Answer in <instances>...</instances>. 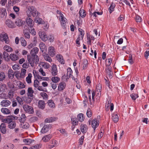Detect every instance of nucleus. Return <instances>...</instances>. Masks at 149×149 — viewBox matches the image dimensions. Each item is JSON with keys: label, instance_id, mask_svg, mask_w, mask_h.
I'll list each match as a JSON object with an SVG mask.
<instances>
[{"label": "nucleus", "instance_id": "obj_1", "mask_svg": "<svg viewBox=\"0 0 149 149\" xmlns=\"http://www.w3.org/2000/svg\"><path fill=\"white\" fill-rule=\"evenodd\" d=\"M39 49L37 47H33L31 51L30 54L31 56L27 55V60L29 63L32 67L34 66V63L37 64L39 61V58L37 54L38 53Z\"/></svg>", "mask_w": 149, "mask_h": 149}, {"label": "nucleus", "instance_id": "obj_2", "mask_svg": "<svg viewBox=\"0 0 149 149\" xmlns=\"http://www.w3.org/2000/svg\"><path fill=\"white\" fill-rule=\"evenodd\" d=\"M26 15L28 17H30L31 16L35 17L37 14L38 15V12L36 9L32 6H28L26 8Z\"/></svg>", "mask_w": 149, "mask_h": 149}, {"label": "nucleus", "instance_id": "obj_3", "mask_svg": "<svg viewBox=\"0 0 149 149\" xmlns=\"http://www.w3.org/2000/svg\"><path fill=\"white\" fill-rule=\"evenodd\" d=\"M105 107L106 110L108 111L110 109L111 111H112L114 109V105L113 103H111V100L110 99H108L106 102Z\"/></svg>", "mask_w": 149, "mask_h": 149}, {"label": "nucleus", "instance_id": "obj_4", "mask_svg": "<svg viewBox=\"0 0 149 149\" xmlns=\"http://www.w3.org/2000/svg\"><path fill=\"white\" fill-rule=\"evenodd\" d=\"M88 122L89 124H90L91 123L92 127L94 129V130L95 132L96 128L99 126V121L97 119L95 118H94L92 121L91 120H89Z\"/></svg>", "mask_w": 149, "mask_h": 149}, {"label": "nucleus", "instance_id": "obj_5", "mask_svg": "<svg viewBox=\"0 0 149 149\" xmlns=\"http://www.w3.org/2000/svg\"><path fill=\"white\" fill-rule=\"evenodd\" d=\"M61 25L63 29H66L67 27V20L64 17L63 14H61V17L60 18Z\"/></svg>", "mask_w": 149, "mask_h": 149}, {"label": "nucleus", "instance_id": "obj_6", "mask_svg": "<svg viewBox=\"0 0 149 149\" xmlns=\"http://www.w3.org/2000/svg\"><path fill=\"white\" fill-rule=\"evenodd\" d=\"M23 108L24 111L29 114H32L33 113V107L27 104H24L23 106Z\"/></svg>", "mask_w": 149, "mask_h": 149}, {"label": "nucleus", "instance_id": "obj_7", "mask_svg": "<svg viewBox=\"0 0 149 149\" xmlns=\"http://www.w3.org/2000/svg\"><path fill=\"white\" fill-rule=\"evenodd\" d=\"M38 34L40 38L42 41L45 42L48 40L47 36L45 31H40Z\"/></svg>", "mask_w": 149, "mask_h": 149}, {"label": "nucleus", "instance_id": "obj_8", "mask_svg": "<svg viewBox=\"0 0 149 149\" xmlns=\"http://www.w3.org/2000/svg\"><path fill=\"white\" fill-rule=\"evenodd\" d=\"M0 40L2 41H5L6 44L9 43L8 38L6 33H2L0 34Z\"/></svg>", "mask_w": 149, "mask_h": 149}, {"label": "nucleus", "instance_id": "obj_9", "mask_svg": "<svg viewBox=\"0 0 149 149\" xmlns=\"http://www.w3.org/2000/svg\"><path fill=\"white\" fill-rule=\"evenodd\" d=\"M101 91H96L95 92L93 91L92 93V98L93 101H94L95 100L94 97L95 95H96L95 97L96 98V99L99 100L101 96Z\"/></svg>", "mask_w": 149, "mask_h": 149}, {"label": "nucleus", "instance_id": "obj_10", "mask_svg": "<svg viewBox=\"0 0 149 149\" xmlns=\"http://www.w3.org/2000/svg\"><path fill=\"white\" fill-rule=\"evenodd\" d=\"M48 53L51 56H54L56 54V51L54 47L50 46L48 49Z\"/></svg>", "mask_w": 149, "mask_h": 149}, {"label": "nucleus", "instance_id": "obj_11", "mask_svg": "<svg viewBox=\"0 0 149 149\" xmlns=\"http://www.w3.org/2000/svg\"><path fill=\"white\" fill-rule=\"evenodd\" d=\"M58 70L56 65L53 64L51 67V73L53 76H56L58 74Z\"/></svg>", "mask_w": 149, "mask_h": 149}, {"label": "nucleus", "instance_id": "obj_12", "mask_svg": "<svg viewBox=\"0 0 149 149\" xmlns=\"http://www.w3.org/2000/svg\"><path fill=\"white\" fill-rule=\"evenodd\" d=\"M6 24L7 26L9 28H14L15 27V25L14 23L10 20H7L6 21Z\"/></svg>", "mask_w": 149, "mask_h": 149}, {"label": "nucleus", "instance_id": "obj_13", "mask_svg": "<svg viewBox=\"0 0 149 149\" xmlns=\"http://www.w3.org/2000/svg\"><path fill=\"white\" fill-rule=\"evenodd\" d=\"M52 137V135L51 134H48L43 136L42 138V141L43 142L47 143L49 142Z\"/></svg>", "mask_w": 149, "mask_h": 149}, {"label": "nucleus", "instance_id": "obj_14", "mask_svg": "<svg viewBox=\"0 0 149 149\" xmlns=\"http://www.w3.org/2000/svg\"><path fill=\"white\" fill-rule=\"evenodd\" d=\"M51 127V125H45L41 130V132L42 133H44L47 132Z\"/></svg>", "mask_w": 149, "mask_h": 149}, {"label": "nucleus", "instance_id": "obj_15", "mask_svg": "<svg viewBox=\"0 0 149 149\" xmlns=\"http://www.w3.org/2000/svg\"><path fill=\"white\" fill-rule=\"evenodd\" d=\"M10 58L12 61H14L17 60L19 58L18 54L15 53H11L10 54Z\"/></svg>", "mask_w": 149, "mask_h": 149}, {"label": "nucleus", "instance_id": "obj_16", "mask_svg": "<svg viewBox=\"0 0 149 149\" xmlns=\"http://www.w3.org/2000/svg\"><path fill=\"white\" fill-rule=\"evenodd\" d=\"M11 104V102L9 100H4L0 103V105L2 107H7Z\"/></svg>", "mask_w": 149, "mask_h": 149}, {"label": "nucleus", "instance_id": "obj_17", "mask_svg": "<svg viewBox=\"0 0 149 149\" xmlns=\"http://www.w3.org/2000/svg\"><path fill=\"white\" fill-rule=\"evenodd\" d=\"M111 69L110 67H106L105 68L106 73L110 78H112V75L113 74V73L111 71Z\"/></svg>", "mask_w": 149, "mask_h": 149}, {"label": "nucleus", "instance_id": "obj_18", "mask_svg": "<svg viewBox=\"0 0 149 149\" xmlns=\"http://www.w3.org/2000/svg\"><path fill=\"white\" fill-rule=\"evenodd\" d=\"M65 83L64 82H61L58 84V90L59 91H62L65 88Z\"/></svg>", "mask_w": 149, "mask_h": 149}, {"label": "nucleus", "instance_id": "obj_19", "mask_svg": "<svg viewBox=\"0 0 149 149\" xmlns=\"http://www.w3.org/2000/svg\"><path fill=\"white\" fill-rule=\"evenodd\" d=\"M26 22L28 26L30 27H32L34 25V22L32 19L30 17H28L26 18Z\"/></svg>", "mask_w": 149, "mask_h": 149}, {"label": "nucleus", "instance_id": "obj_20", "mask_svg": "<svg viewBox=\"0 0 149 149\" xmlns=\"http://www.w3.org/2000/svg\"><path fill=\"white\" fill-rule=\"evenodd\" d=\"M34 91L31 87L28 88L27 91V96L30 97H33Z\"/></svg>", "mask_w": 149, "mask_h": 149}, {"label": "nucleus", "instance_id": "obj_21", "mask_svg": "<svg viewBox=\"0 0 149 149\" xmlns=\"http://www.w3.org/2000/svg\"><path fill=\"white\" fill-rule=\"evenodd\" d=\"M7 13L5 8H3L0 10V17L5 18L6 16Z\"/></svg>", "mask_w": 149, "mask_h": 149}, {"label": "nucleus", "instance_id": "obj_22", "mask_svg": "<svg viewBox=\"0 0 149 149\" xmlns=\"http://www.w3.org/2000/svg\"><path fill=\"white\" fill-rule=\"evenodd\" d=\"M56 58L61 64H63L65 63V60L61 55L57 54L56 56Z\"/></svg>", "mask_w": 149, "mask_h": 149}, {"label": "nucleus", "instance_id": "obj_23", "mask_svg": "<svg viewBox=\"0 0 149 149\" xmlns=\"http://www.w3.org/2000/svg\"><path fill=\"white\" fill-rule=\"evenodd\" d=\"M38 107L39 109H44L45 107V102L42 100H39L38 102Z\"/></svg>", "mask_w": 149, "mask_h": 149}, {"label": "nucleus", "instance_id": "obj_24", "mask_svg": "<svg viewBox=\"0 0 149 149\" xmlns=\"http://www.w3.org/2000/svg\"><path fill=\"white\" fill-rule=\"evenodd\" d=\"M0 131L2 133L5 134L6 133V125L5 123H2L0 126Z\"/></svg>", "mask_w": 149, "mask_h": 149}, {"label": "nucleus", "instance_id": "obj_25", "mask_svg": "<svg viewBox=\"0 0 149 149\" xmlns=\"http://www.w3.org/2000/svg\"><path fill=\"white\" fill-rule=\"evenodd\" d=\"M39 47L41 51L42 52H43L44 51H47V47L45 45L43 42H40L39 44Z\"/></svg>", "mask_w": 149, "mask_h": 149}, {"label": "nucleus", "instance_id": "obj_26", "mask_svg": "<svg viewBox=\"0 0 149 149\" xmlns=\"http://www.w3.org/2000/svg\"><path fill=\"white\" fill-rule=\"evenodd\" d=\"M111 119L114 123H117L119 120L118 116L116 113H113L112 114Z\"/></svg>", "mask_w": 149, "mask_h": 149}, {"label": "nucleus", "instance_id": "obj_27", "mask_svg": "<svg viewBox=\"0 0 149 149\" xmlns=\"http://www.w3.org/2000/svg\"><path fill=\"white\" fill-rule=\"evenodd\" d=\"M34 140L32 139H25L23 140V142L26 145H29L34 141Z\"/></svg>", "mask_w": 149, "mask_h": 149}, {"label": "nucleus", "instance_id": "obj_28", "mask_svg": "<svg viewBox=\"0 0 149 149\" xmlns=\"http://www.w3.org/2000/svg\"><path fill=\"white\" fill-rule=\"evenodd\" d=\"M3 59L6 61H8L10 60V56L8 53L5 51L3 52Z\"/></svg>", "mask_w": 149, "mask_h": 149}, {"label": "nucleus", "instance_id": "obj_29", "mask_svg": "<svg viewBox=\"0 0 149 149\" xmlns=\"http://www.w3.org/2000/svg\"><path fill=\"white\" fill-rule=\"evenodd\" d=\"M87 43L88 44L91 45V41L94 40H95V38L92 35H91L89 36H87Z\"/></svg>", "mask_w": 149, "mask_h": 149}, {"label": "nucleus", "instance_id": "obj_30", "mask_svg": "<svg viewBox=\"0 0 149 149\" xmlns=\"http://www.w3.org/2000/svg\"><path fill=\"white\" fill-rule=\"evenodd\" d=\"M23 22L22 19L17 18L16 19L15 22L17 26H22Z\"/></svg>", "mask_w": 149, "mask_h": 149}, {"label": "nucleus", "instance_id": "obj_31", "mask_svg": "<svg viewBox=\"0 0 149 149\" xmlns=\"http://www.w3.org/2000/svg\"><path fill=\"white\" fill-rule=\"evenodd\" d=\"M32 77V74L31 73H29L28 76L26 79V80L27 83L28 84H31V79Z\"/></svg>", "mask_w": 149, "mask_h": 149}, {"label": "nucleus", "instance_id": "obj_32", "mask_svg": "<svg viewBox=\"0 0 149 149\" xmlns=\"http://www.w3.org/2000/svg\"><path fill=\"white\" fill-rule=\"evenodd\" d=\"M57 119V118L56 117H51L46 119L45 121L46 123H51L55 121Z\"/></svg>", "mask_w": 149, "mask_h": 149}, {"label": "nucleus", "instance_id": "obj_33", "mask_svg": "<svg viewBox=\"0 0 149 149\" xmlns=\"http://www.w3.org/2000/svg\"><path fill=\"white\" fill-rule=\"evenodd\" d=\"M17 85L19 89H22L25 87V86L24 84L20 81H18L17 82Z\"/></svg>", "mask_w": 149, "mask_h": 149}, {"label": "nucleus", "instance_id": "obj_34", "mask_svg": "<svg viewBox=\"0 0 149 149\" xmlns=\"http://www.w3.org/2000/svg\"><path fill=\"white\" fill-rule=\"evenodd\" d=\"M80 130L81 132L85 133L86 132L87 127L86 125L81 124V125Z\"/></svg>", "mask_w": 149, "mask_h": 149}, {"label": "nucleus", "instance_id": "obj_35", "mask_svg": "<svg viewBox=\"0 0 149 149\" xmlns=\"http://www.w3.org/2000/svg\"><path fill=\"white\" fill-rule=\"evenodd\" d=\"M51 145L50 146L51 148L56 146L58 144V142L55 139H52L51 141Z\"/></svg>", "mask_w": 149, "mask_h": 149}, {"label": "nucleus", "instance_id": "obj_36", "mask_svg": "<svg viewBox=\"0 0 149 149\" xmlns=\"http://www.w3.org/2000/svg\"><path fill=\"white\" fill-rule=\"evenodd\" d=\"M77 118L79 121L82 122L84 120L85 118L84 115L80 113L77 115Z\"/></svg>", "mask_w": 149, "mask_h": 149}, {"label": "nucleus", "instance_id": "obj_37", "mask_svg": "<svg viewBox=\"0 0 149 149\" xmlns=\"http://www.w3.org/2000/svg\"><path fill=\"white\" fill-rule=\"evenodd\" d=\"M1 111L3 113L6 114H8L10 113V110L6 108H3L1 109Z\"/></svg>", "mask_w": 149, "mask_h": 149}, {"label": "nucleus", "instance_id": "obj_38", "mask_svg": "<svg viewBox=\"0 0 149 149\" xmlns=\"http://www.w3.org/2000/svg\"><path fill=\"white\" fill-rule=\"evenodd\" d=\"M48 104L49 107L52 108H54L55 107V104L52 100H50L48 101Z\"/></svg>", "mask_w": 149, "mask_h": 149}, {"label": "nucleus", "instance_id": "obj_39", "mask_svg": "<svg viewBox=\"0 0 149 149\" xmlns=\"http://www.w3.org/2000/svg\"><path fill=\"white\" fill-rule=\"evenodd\" d=\"M3 49L8 52H11L13 51V49L7 45H5L3 48Z\"/></svg>", "mask_w": 149, "mask_h": 149}, {"label": "nucleus", "instance_id": "obj_40", "mask_svg": "<svg viewBox=\"0 0 149 149\" xmlns=\"http://www.w3.org/2000/svg\"><path fill=\"white\" fill-rule=\"evenodd\" d=\"M115 5L114 3H112L111 5L109 8L108 10L110 13H111L113 11L114 8L115 7Z\"/></svg>", "mask_w": 149, "mask_h": 149}, {"label": "nucleus", "instance_id": "obj_41", "mask_svg": "<svg viewBox=\"0 0 149 149\" xmlns=\"http://www.w3.org/2000/svg\"><path fill=\"white\" fill-rule=\"evenodd\" d=\"M51 80L53 83H56L59 82L60 78L58 77L54 76L52 77Z\"/></svg>", "mask_w": 149, "mask_h": 149}, {"label": "nucleus", "instance_id": "obj_42", "mask_svg": "<svg viewBox=\"0 0 149 149\" xmlns=\"http://www.w3.org/2000/svg\"><path fill=\"white\" fill-rule=\"evenodd\" d=\"M26 70L22 68L21 69V71L20 73V77L22 78H24L25 76L26 73Z\"/></svg>", "mask_w": 149, "mask_h": 149}, {"label": "nucleus", "instance_id": "obj_43", "mask_svg": "<svg viewBox=\"0 0 149 149\" xmlns=\"http://www.w3.org/2000/svg\"><path fill=\"white\" fill-rule=\"evenodd\" d=\"M8 77L9 78L12 79L14 77L13 71L12 70H9L8 72Z\"/></svg>", "mask_w": 149, "mask_h": 149}, {"label": "nucleus", "instance_id": "obj_44", "mask_svg": "<svg viewBox=\"0 0 149 149\" xmlns=\"http://www.w3.org/2000/svg\"><path fill=\"white\" fill-rule=\"evenodd\" d=\"M14 145L12 144H9L5 145L4 146L5 149H13L14 148Z\"/></svg>", "mask_w": 149, "mask_h": 149}, {"label": "nucleus", "instance_id": "obj_45", "mask_svg": "<svg viewBox=\"0 0 149 149\" xmlns=\"http://www.w3.org/2000/svg\"><path fill=\"white\" fill-rule=\"evenodd\" d=\"M67 76H68L69 77H71L72 73V71L71 68H68L67 69Z\"/></svg>", "mask_w": 149, "mask_h": 149}, {"label": "nucleus", "instance_id": "obj_46", "mask_svg": "<svg viewBox=\"0 0 149 149\" xmlns=\"http://www.w3.org/2000/svg\"><path fill=\"white\" fill-rule=\"evenodd\" d=\"M35 22L36 23H37L39 24H42L44 22L43 21L42 19L40 18H36L35 19Z\"/></svg>", "mask_w": 149, "mask_h": 149}, {"label": "nucleus", "instance_id": "obj_47", "mask_svg": "<svg viewBox=\"0 0 149 149\" xmlns=\"http://www.w3.org/2000/svg\"><path fill=\"white\" fill-rule=\"evenodd\" d=\"M79 14L80 16L83 18L85 17L86 13L84 10L81 9L79 11Z\"/></svg>", "mask_w": 149, "mask_h": 149}, {"label": "nucleus", "instance_id": "obj_48", "mask_svg": "<svg viewBox=\"0 0 149 149\" xmlns=\"http://www.w3.org/2000/svg\"><path fill=\"white\" fill-rule=\"evenodd\" d=\"M16 124L15 122L13 121L12 123L9 124L8 127L10 129H13L16 126Z\"/></svg>", "mask_w": 149, "mask_h": 149}, {"label": "nucleus", "instance_id": "obj_49", "mask_svg": "<svg viewBox=\"0 0 149 149\" xmlns=\"http://www.w3.org/2000/svg\"><path fill=\"white\" fill-rule=\"evenodd\" d=\"M102 90V86L101 84L100 83H97L96 86V91H101Z\"/></svg>", "mask_w": 149, "mask_h": 149}, {"label": "nucleus", "instance_id": "obj_50", "mask_svg": "<svg viewBox=\"0 0 149 149\" xmlns=\"http://www.w3.org/2000/svg\"><path fill=\"white\" fill-rule=\"evenodd\" d=\"M112 61V59L111 58L107 59L106 60V67H110V65H111Z\"/></svg>", "mask_w": 149, "mask_h": 149}, {"label": "nucleus", "instance_id": "obj_51", "mask_svg": "<svg viewBox=\"0 0 149 149\" xmlns=\"http://www.w3.org/2000/svg\"><path fill=\"white\" fill-rule=\"evenodd\" d=\"M6 78V75L3 72L0 73V81H2Z\"/></svg>", "mask_w": 149, "mask_h": 149}, {"label": "nucleus", "instance_id": "obj_52", "mask_svg": "<svg viewBox=\"0 0 149 149\" xmlns=\"http://www.w3.org/2000/svg\"><path fill=\"white\" fill-rule=\"evenodd\" d=\"M20 41L22 46L25 47L26 46V42L23 38L22 37L21 38Z\"/></svg>", "mask_w": 149, "mask_h": 149}, {"label": "nucleus", "instance_id": "obj_53", "mask_svg": "<svg viewBox=\"0 0 149 149\" xmlns=\"http://www.w3.org/2000/svg\"><path fill=\"white\" fill-rule=\"evenodd\" d=\"M33 97H30L29 96H27V97H26L25 99V102L27 103H31Z\"/></svg>", "mask_w": 149, "mask_h": 149}, {"label": "nucleus", "instance_id": "obj_54", "mask_svg": "<svg viewBox=\"0 0 149 149\" xmlns=\"http://www.w3.org/2000/svg\"><path fill=\"white\" fill-rule=\"evenodd\" d=\"M40 95L42 97L44 100H47V95L44 92H41L40 93Z\"/></svg>", "mask_w": 149, "mask_h": 149}, {"label": "nucleus", "instance_id": "obj_55", "mask_svg": "<svg viewBox=\"0 0 149 149\" xmlns=\"http://www.w3.org/2000/svg\"><path fill=\"white\" fill-rule=\"evenodd\" d=\"M130 97L133 100H135L139 97V96L136 94L133 93L130 95Z\"/></svg>", "mask_w": 149, "mask_h": 149}, {"label": "nucleus", "instance_id": "obj_56", "mask_svg": "<svg viewBox=\"0 0 149 149\" xmlns=\"http://www.w3.org/2000/svg\"><path fill=\"white\" fill-rule=\"evenodd\" d=\"M93 53L94 54V58L95 59H96L97 58L96 57V55H97V52L95 50L94 52L93 50L91 48V53L90 54L91 56H93Z\"/></svg>", "mask_w": 149, "mask_h": 149}, {"label": "nucleus", "instance_id": "obj_57", "mask_svg": "<svg viewBox=\"0 0 149 149\" xmlns=\"http://www.w3.org/2000/svg\"><path fill=\"white\" fill-rule=\"evenodd\" d=\"M92 113L91 109H89L87 110L86 115L88 117H91L92 116Z\"/></svg>", "mask_w": 149, "mask_h": 149}, {"label": "nucleus", "instance_id": "obj_58", "mask_svg": "<svg viewBox=\"0 0 149 149\" xmlns=\"http://www.w3.org/2000/svg\"><path fill=\"white\" fill-rule=\"evenodd\" d=\"M79 31L80 32V34L78 36L79 37H81L82 38H83L84 36V31L81 29H79Z\"/></svg>", "mask_w": 149, "mask_h": 149}, {"label": "nucleus", "instance_id": "obj_59", "mask_svg": "<svg viewBox=\"0 0 149 149\" xmlns=\"http://www.w3.org/2000/svg\"><path fill=\"white\" fill-rule=\"evenodd\" d=\"M48 38L51 42H53L54 40V36L52 35H49L48 36Z\"/></svg>", "mask_w": 149, "mask_h": 149}, {"label": "nucleus", "instance_id": "obj_60", "mask_svg": "<svg viewBox=\"0 0 149 149\" xmlns=\"http://www.w3.org/2000/svg\"><path fill=\"white\" fill-rule=\"evenodd\" d=\"M16 99L19 104L21 105L23 104V102L22 99L20 97L17 96L16 97Z\"/></svg>", "mask_w": 149, "mask_h": 149}, {"label": "nucleus", "instance_id": "obj_61", "mask_svg": "<svg viewBox=\"0 0 149 149\" xmlns=\"http://www.w3.org/2000/svg\"><path fill=\"white\" fill-rule=\"evenodd\" d=\"M83 39V38L81 37H79L78 36L77 38L76 41V44L79 45H80V41L81 40H82Z\"/></svg>", "mask_w": 149, "mask_h": 149}, {"label": "nucleus", "instance_id": "obj_62", "mask_svg": "<svg viewBox=\"0 0 149 149\" xmlns=\"http://www.w3.org/2000/svg\"><path fill=\"white\" fill-rule=\"evenodd\" d=\"M19 65L18 64H15L13 65L12 68L15 70H17L19 69Z\"/></svg>", "mask_w": 149, "mask_h": 149}, {"label": "nucleus", "instance_id": "obj_63", "mask_svg": "<svg viewBox=\"0 0 149 149\" xmlns=\"http://www.w3.org/2000/svg\"><path fill=\"white\" fill-rule=\"evenodd\" d=\"M43 67L45 69H48L50 67V65L48 63H42V65Z\"/></svg>", "mask_w": 149, "mask_h": 149}, {"label": "nucleus", "instance_id": "obj_64", "mask_svg": "<svg viewBox=\"0 0 149 149\" xmlns=\"http://www.w3.org/2000/svg\"><path fill=\"white\" fill-rule=\"evenodd\" d=\"M44 58L46 60L49 62H51L52 61V59L51 57L48 55L45 56L44 57Z\"/></svg>", "mask_w": 149, "mask_h": 149}]
</instances>
